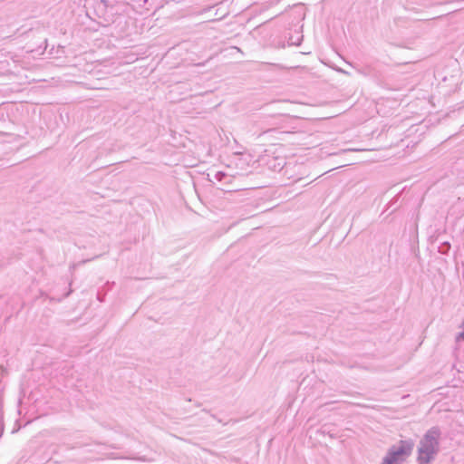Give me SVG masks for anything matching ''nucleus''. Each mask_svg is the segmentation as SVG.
<instances>
[{
  "label": "nucleus",
  "instance_id": "obj_2",
  "mask_svg": "<svg viewBox=\"0 0 464 464\" xmlns=\"http://www.w3.org/2000/svg\"><path fill=\"white\" fill-rule=\"evenodd\" d=\"M413 446L412 441L401 440L398 446H394L389 450L383 464H399V462L403 461L411 455Z\"/></svg>",
  "mask_w": 464,
  "mask_h": 464
},
{
  "label": "nucleus",
  "instance_id": "obj_1",
  "mask_svg": "<svg viewBox=\"0 0 464 464\" xmlns=\"http://www.w3.org/2000/svg\"><path fill=\"white\" fill-rule=\"evenodd\" d=\"M439 449V433L436 430L429 431L422 440L418 450L419 464H429Z\"/></svg>",
  "mask_w": 464,
  "mask_h": 464
}]
</instances>
